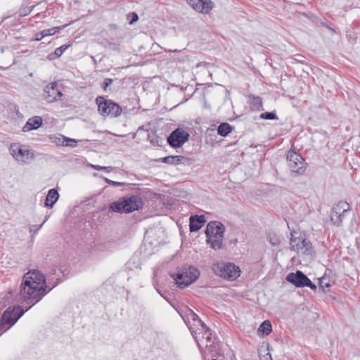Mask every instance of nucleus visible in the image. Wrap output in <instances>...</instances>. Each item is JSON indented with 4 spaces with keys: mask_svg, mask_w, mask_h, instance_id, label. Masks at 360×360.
Segmentation results:
<instances>
[{
    "mask_svg": "<svg viewBox=\"0 0 360 360\" xmlns=\"http://www.w3.org/2000/svg\"><path fill=\"white\" fill-rule=\"evenodd\" d=\"M59 198V193L55 188H51L49 191L48 194L46 197L45 206L49 208H52L54 204L57 202Z\"/></svg>",
    "mask_w": 360,
    "mask_h": 360,
    "instance_id": "6ab92c4d",
    "label": "nucleus"
},
{
    "mask_svg": "<svg viewBox=\"0 0 360 360\" xmlns=\"http://www.w3.org/2000/svg\"><path fill=\"white\" fill-rule=\"evenodd\" d=\"M5 19H6V18H4L3 20H1L0 24L2 23L4 21Z\"/></svg>",
    "mask_w": 360,
    "mask_h": 360,
    "instance_id": "a19ab883",
    "label": "nucleus"
},
{
    "mask_svg": "<svg viewBox=\"0 0 360 360\" xmlns=\"http://www.w3.org/2000/svg\"><path fill=\"white\" fill-rule=\"evenodd\" d=\"M127 20L129 24H133L139 20V16L135 12H131L127 14Z\"/></svg>",
    "mask_w": 360,
    "mask_h": 360,
    "instance_id": "7c9ffc66",
    "label": "nucleus"
},
{
    "mask_svg": "<svg viewBox=\"0 0 360 360\" xmlns=\"http://www.w3.org/2000/svg\"><path fill=\"white\" fill-rule=\"evenodd\" d=\"M113 80L110 78H105L103 83V89L104 91H107L108 87L112 83Z\"/></svg>",
    "mask_w": 360,
    "mask_h": 360,
    "instance_id": "f704fd0d",
    "label": "nucleus"
},
{
    "mask_svg": "<svg viewBox=\"0 0 360 360\" xmlns=\"http://www.w3.org/2000/svg\"><path fill=\"white\" fill-rule=\"evenodd\" d=\"M96 103L98 107V111L103 116L118 117L122 113L121 107L110 100H105L103 96H98Z\"/></svg>",
    "mask_w": 360,
    "mask_h": 360,
    "instance_id": "1a4fd4ad",
    "label": "nucleus"
},
{
    "mask_svg": "<svg viewBox=\"0 0 360 360\" xmlns=\"http://www.w3.org/2000/svg\"><path fill=\"white\" fill-rule=\"evenodd\" d=\"M188 4L197 12L207 14L214 7L211 0H186Z\"/></svg>",
    "mask_w": 360,
    "mask_h": 360,
    "instance_id": "ddd939ff",
    "label": "nucleus"
},
{
    "mask_svg": "<svg viewBox=\"0 0 360 360\" xmlns=\"http://www.w3.org/2000/svg\"><path fill=\"white\" fill-rule=\"evenodd\" d=\"M10 154L18 162L27 164L35 158L34 151L18 143H13L9 148Z\"/></svg>",
    "mask_w": 360,
    "mask_h": 360,
    "instance_id": "6e6552de",
    "label": "nucleus"
},
{
    "mask_svg": "<svg viewBox=\"0 0 360 360\" xmlns=\"http://www.w3.org/2000/svg\"><path fill=\"white\" fill-rule=\"evenodd\" d=\"M186 324L190 329V326L198 328L205 326V324L200 320L198 316L193 310L188 309L186 314V319H184Z\"/></svg>",
    "mask_w": 360,
    "mask_h": 360,
    "instance_id": "2eb2a0df",
    "label": "nucleus"
},
{
    "mask_svg": "<svg viewBox=\"0 0 360 360\" xmlns=\"http://www.w3.org/2000/svg\"><path fill=\"white\" fill-rule=\"evenodd\" d=\"M92 167L96 170H103L107 172H110L112 171L113 167L111 166L109 167H105V166H100V165H92Z\"/></svg>",
    "mask_w": 360,
    "mask_h": 360,
    "instance_id": "2f4dec72",
    "label": "nucleus"
},
{
    "mask_svg": "<svg viewBox=\"0 0 360 360\" xmlns=\"http://www.w3.org/2000/svg\"><path fill=\"white\" fill-rule=\"evenodd\" d=\"M105 181L110 185L116 186H124L127 184L126 183H124V182L114 181L112 180H109L108 179H105Z\"/></svg>",
    "mask_w": 360,
    "mask_h": 360,
    "instance_id": "c9c22d12",
    "label": "nucleus"
},
{
    "mask_svg": "<svg viewBox=\"0 0 360 360\" xmlns=\"http://www.w3.org/2000/svg\"><path fill=\"white\" fill-rule=\"evenodd\" d=\"M105 47L115 51H120V44L115 42H107Z\"/></svg>",
    "mask_w": 360,
    "mask_h": 360,
    "instance_id": "c85d7f7f",
    "label": "nucleus"
},
{
    "mask_svg": "<svg viewBox=\"0 0 360 360\" xmlns=\"http://www.w3.org/2000/svg\"><path fill=\"white\" fill-rule=\"evenodd\" d=\"M288 166L292 173L303 174L307 169L306 162L300 154L290 150L286 155Z\"/></svg>",
    "mask_w": 360,
    "mask_h": 360,
    "instance_id": "9d476101",
    "label": "nucleus"
},
{
    "mask_svg": "<svg viewBox=\"0 0 360 360\" xmlns=\"http://www.w3.org/2000/svg\"><path fill=\"white\" fill-rule=\"evenodd\" d=\"M45 98L49 103L57 101L60 99L63 93L58 89L57 82L48 84L44 89Z\"/></svg>",
    "mask_w": 360,
    "mask_h": 360,
    "instance_id": "4468645a",
    "label": "nucleus"
},
{
    "mask_svg": "<svg viewBox=\"0 0 360 360\" xmlns=\"http://www.w3.org/2000/svg\"><path fill=\"white\" fill-rule=\"evenodd\" d=\"M32 11V8H24V11H22L20 14V16H25L27 15H28Z\"/></svg>",
    "mask_w": 360,
    "mask_h": 360,
    "instance_id": "4c0bfd02",
    "label": "nucleus"
},
{
    "mask_svg": "<svg viewBox=\"0 0 360 360\" xmlns=\"http://www.w3.org/2000/svg\"><path fill=\"white\" fill-rule=\"evenodd\" d=\"M350 205L345 201H340L338 203L333 205L331 211L338 214H341L345 217V214L349 211Z\"/></svg>",
    "mask_w": 360,
    "mask_h": 360,
    "instance_id": "aec40b11",
    "label": "nucleus"
},
{
    "mask_svg": "<svg viewBox=\"0 0 360 360\" xmlns=\"http://www.w3.org/2000/svg\"><path fill=\"white\" fill-rule=\"evenodd\" d=\"M69 144H75V143H72V142H68ZM77 145V143H75V146Z\"/></svg>",
    "mask_w": 360,
    "mask_h": 360,
    "instance_id": "79ce46f5",
    "label": "nucleus"
},
{
    "mask_svg": "<svg viewBox=\"0 0 360 360\" xmlns=\"http://www.w3.org/2000/svg\"><path fill=\"white\" fill-rule=\"evenodd\" d=\"M262 120H278V117L274 112H266L259 115Z\"/></svg>",
    "mask_w": 360,
    "mask_h": 360,
    "instance_id": "cd10ccee",
    "label": "nucleus"
},
{
    "mask_svg": "<svg viewBox=\"0 0 360 360\" xmlns=\"http://www.w3.org/2000/svg\"><path fill=\"white\" fill-rule=\"evenodd\" d=\"M184 159V157L182 155L167 156L162 158L161 159V162L169 165H176L179 164Z\"/></svg>",
    "mask_w": 360,
    "mask_h": 360,
    "instance_id": "412c9836",
    "label": "nucleus"
},
{
    "mask_svg": "<svg viewBox=\"0 0 360 360\" xmlns=\"http://www.w3.org/2000/svg\"><path fill=\"white\" fill-rule=\"evenodd\" d=\"M48 218H49V216H46V217H45V220H44V222H43V223L39 226V229H40V228L43 226L44 223V222L48 219Z\"/></svg>",
    "mask_w": 360,
    "mask_h": 360,
    "instance_id": "ea45409f",
    "label": "nucleus"
},
{
    "mask_svg": "<svg viewBox=\"0 0 360 360\" xmlns=\"http://www.w3.org/2000/svg\"><path fill=\"white\" fill-rule=\"evenodd\" d=\"M290 234L291 250L307 256H311L314 253L311 243L304 236L295 231H292Z\"/></svg>",
    "mask_w": 360,
    "mask_h": 360,
    "instance_id": "423d86ee",
    "label": "nucleus"
},
{
    "mask_svg": "<svg viewBox=\"0 0 360 360\" xmlns=\"http://www.w3.org/2000/svg\"><path fill=\"white\" fill-rule=\"evenodd\" d=\"M189 229L191 232L199 231L206 222L204 215H193L190 217Z\"/></svg>",
    "mask_w": 360,
    "mask_h": 360,
    "instance_id": "dca6fc26",
    "label": "nucleus"
},
{
    "mask_svg": "<svg viewBox=\"0 0 360 360\" xmlns=\"http://www.w3.org/2000/svg\"><path fill=\"white\" fill-rule=\"evenodd\" d=\"M262 108V99L259 96H252L251 101V109L253 110H259Z\"/></svg>",
    "mask_w": 360,
    "mask_h": 360,
    "instance_id": "bb28decb",
    "label": "nucleus"
},
{
    "mask_svg": "<svg viewBox=\"0 0 360 360\" xmlns=\"http://www.w3.org/2000/svg\"><path fill=\"white\" fill-rule=\"evenodd\" d=\"M42 118L39 116H34L30 118L25 126L22 127V131L25 132L37 129L42 125Z\"/></svg>",
    "mask_w": 360,
    "mask_h": 360,
    "instance_id": "f3484780",
    "label": "nucleus"
},
{
    "mask_svg": "<svg viewBox=\"0 0 360 360\" xmlns=\"http://www.w3.org/2000/svg\"><path fill=\"white\" fill-rule=\"evenodd\" d=\"M224 230V226L219 221H210L207 225V243L210 244L212 249L218 250L221 248Z\"/></svg>",
    "mask_w": 360,
    "mask_h": 360,
    "instance_id": "20e7f679",
    "label": "nucleus"
},
{
    "mask_svg": "<svg viewBox=\"0 0 360 360\" xmlns=\"http://www.w3.org/2000/svg\"><path fill=\"white\" fill-rule=\"evenodd\" d=\"M67 26H68V24L64 25L63 26H58V27H52L50 29L43 30L41 32L43 33L44 37H47V36H52V35L55 34L57 32L63 30L64 27H65Z\"/></svg>",
    "mask_w": 360,
    "mask_h": 360,
    "instance_id": "393cba45",
    "label": "nucleus"
},
{
    "mask_svg": "<svg viewBox=\"0 0 360 360\" xmlns=\"http://www.w3.org/2000/svg\"><path fill=\"white\" fill-rule=\"evenodd\" d=\"M259 330L266 335H268L272 330L271 322L269 320L263 321L259 328Z\"/></svg>",
    "mask_w": 360,
    "mask_h": 360,
    "instance_id": "a878e982",
    "label": "nucleus"
},
{
    "mask_svg": "<svg viewBox=\"0 0 360 360\" xmlns=\"http://www.w3.org/2000/svg\"><path fill=\"white\" fill-rule=\"evenodd\" d=\"M56 285L57 283L53 285L49 290H46L47 286L44 275L37 269L29 271L22 278L20 295L23 302L30 303L31 305L26 309L19 306L9 307L3 313L1 319L11 327L25 312L40 301Z\"/></svg>",
    "mask_w": 360,
    "mask_h": 360,
    "instance_id": "f257e3e1",
    "label": "nucleus"
},
{
    "mask_svg": "<svg viewBox=\"0 0 360 360\" xmlns=\"http://www.w3.org/2000/svg\"><path fill=\"white\" fill-rule=\"evenodd\" d=\"M69 45L63 44L61 46L55 49L54 52L49 55V59H54L59 58L63 52L68 48Z\"/></svg>",
    "mask_w": 360,
    "mask_h": 360,
    "instance_id": "b1692460",
    "label": "nucleus"
},
{
    "mask_svg": "<svg viewBox=\"0 0 360 360\" xmlns=\"http://www.w3.org/2000/svg\"><path fill=\"white\" fill-rule=\"evenodd\" d=\"M189 138V134L181 128L174 130L168 136L167 142L173 148L181 147Z\"/></svg>",
    "mask_w": 360,
    "mask_h": 360,
    "instance_id": "f8f14e48",
    "label": "nucleus"
},
{
    "mask_svg": "<svg viewBox=\"0 0 360 360\" xmlns=\"http://www.w3.org/2000/svg\"><path fill=\"white\" fill-rule=\"evenodd\" d=\"M180 288H184L195 282L200 276L198 269L193 266L184 268L181 271L170 274Z\"/></svg>",
    "mask_w": 360,
    "mask_h": 360,
    "instance_id": "39448f33",
    "label": "nucleus"
},
{
    "mask_svg": "<svg viewBox=\"0 0 360 360\" xmlns=\"http://www.w3.org/2000/svg\"><path fill=\"white\" fill-rule=\"evenodd\" d=\"M319 285L323 289L328 288L330 287V284L329 283V282L327 281V279L325 278H321L319 280Z\"/></svg>",
    "mask_w": 360,
    "mask_h": 360,
    "instance_id": "473e14b6",
    "label": "nucleus"
},
{
    "mask_svg": "<svg viewBox=\"0 0 360 360\" xmlns=\"http://www.w3.org/2000/svg\"><path fill=\"white\" fill-rule=\"evenodd\" d=\"M286 281L297 288L309 287L311 290L316 289V285L301 271L290 273L286 276Z\"/></svg>",
    "mask_w": 360,
    "mask_h": 360,
    "instance_id": "9b49d317",
    "label": "nucleus"
},
{
    "mask_svg": "<svg viewBox=\"0 0 360 360\" xmlns=\"http://www.w3.org/2000/svg\"><path fill=\"white\" fill-rule=\"evenodd\" d=\"M322 25H323V26H324L326 28H328V30H330L333 34L336 33L335 30L333 28H332L330 26H328L327 24H326L324 22H322Z\"/></svg>",
    "mask_w": 360,
    "mask_h": 360,
    "instance_id": "58836bf2",
    "label": "nucleus"
},
{
    "mask_svg": "<svg viewBox=\"0 0 360 360\" xmlns=\"http://www.w3.org/2000/svg\"><path fill=\"white\" fill-rule=\"evenodd\" d=\"M51 142L56 143L57 146H69L71 148L75 147V144H69L68 143L65 142H72L77 143L78 140L66 137L63 135H60L59 136L51 137Z\"/></svg>",
    "mask_w": 360,
    "mask_h": 360,
    "instance_id": "a211bd4d",
    "label": "nucleus"
},
{
    "mask_svg": "<svg viewBox=\"0 0 360 360\" xmlns=\"http://www.w3.org/2000/svg\"><path fill=\"white\" fill-rule=\"evenodd\" d=\"M232 130L231 126L227 122H223L218 126L217 133L221 136H227Z\"/></svg>",
    "mask_w": 360,
    "mask_h": 360,
    "instance_id": "4be33fe9",
    "label": "nucleus"
},
{
    "mask_svg": "<svg viewBox=\"0 0 360 360\" xmlns=\"http://www.w3.org/2000/svg\"><path fill=\"white\" fill-rule=\"evenodd\" d=\"M290 59H291V62H290L291 64H295V63L305 64L304 57L303 56L296 55V56L292 57Z\"/></svg>",
    "mask_w": 360,
    "mask_h": 360,
    "instance_id": "c756f323",
    "label": "nucleus"
},
{
    "mask_svg": "<svg viewBox=\"0 0 360 360\" xmlns=\"http://www.w3.org/2000/svg\"><path fill=\"white\" fill-rule=\"evenodd\" d=\"M142 199L138 195L123 197L110 203L109 209L113 212L131 213L142 207Z\"/></svg>",
    "mask_w": 360,
    "mask_h": 360,
    "instance_id": "7ed1b4c3",
    "label": "nucleus"
},
{
    "mask_svg": "<svg viewBox=\"0 0 360 360\" xmlns=\"http://www.w3.org/2000/svg\"><path fill=\"white\" fill-rule=\"evenodd\" d=\"M330 218L334 225L340 226L342 224L345 216L342 215L341 214H338V213L330 211Z\"/></svg>",
    "mask_w": 360,
    "mask_h": 360,
    "instance_id": "5701e85b",
    "label": "nucleus"
},
{
    "mask_svg": "<svg viewBox=\"0 0 360 360\" xmlns=\"http://www.w3.org/2000/svg\"><path fill=\"white\" fill-rule=\"evenodd\" d=\"M10 328H11L10 326L7 325L6 323H4V321H2L1 319H0V335L3 334L5 331H6Z\"/></svg>",
    "mask_w": 360,
    "mask_h": 360,
    "instance_id": "72a5a7b5",
    "label": "nucleus"
},
{
    "mask_svg": "<svg viewBox=\"0 0 360 360\" xmlns=\"http://www.w3.org/2000/svg\"><path fill=\"white\" fill-rule=\"evenodd\" d=\"M190 331L202 354L217 352V338L212 335L211 330L206 325L198 328L190 326Z\"/></svg>",
    "mask_w": 360,
    "mask_h": 360,
    "instance_id": "f03ea898",
    "label": "nucleus"
},
{
    "mask_svg": "<svg viewBox=\"0 0 360 360\" xmlns=\"http://www.w3.org/2000/svg\"><path fill=\"white\" fill-rule=\"evenodd\" d=\"M44 38L42 32H39L35 34L34 40L41 41Z\"/></svg>",
    "mask_w": 360,
    "mask_h": 360,
    "instance_id": "e433bc0d",
    "label": "nucleus"
},
{
    "mask_svg": "<svg viewBox=\"0 0 360 360\" xmlns=\"http://www.w3.org/2000/svg\"><path fill=\"white\" fill-rule=\"evenodd\" d=\"M214 274L224 279L234 281L240 276V268L232 263H217L213 265Z\"/></svg>",
    "mask_w": 360,
    "mask_h": 360,
    "instance_id": "0eeeda50",
    "label": "nucleus"
}]
</instances>
